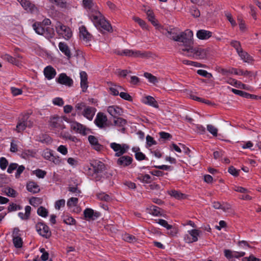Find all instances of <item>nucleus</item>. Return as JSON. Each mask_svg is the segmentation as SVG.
<instances>
[{
	"instance_id": "f257e3e1",
	"label": "nucleus",
	"mask_w": 261,
	"mask_h": 261,
	"mask_svg": "<svg viewBox=\"0 0 261 261\" xmlns=\"http://www.w3.org/2000/svg\"><path fill=\"white\" fill-rule=\"evenodd\" d=\"M83 4L88 12L89 18L98 30L109 32L113 31L110 23L98 10L96 5L92 0H83Z\"/></svg>"
},
{
	"instance_id": "f03ea898",
	"label": "nucleus",
	"mask_w": 261,
	"mask_h": 261,
	"mask_svg": "<svg viewBox=\"0 0 261 261\" xmlns=\"http://www.w3.org/2000/svg\"><path fill=\"white\" fill-rule=\"evenodd\" d=\"M165 35L168 38L180 42L181 45L183 46L182 50L184 53L186 51L184 49L190 48L193 44V33L191 30H187L184 32L178 33L176 29H170L169 30H166Z\"/></svg>"
},
{
	"instance_id": "7ed1b4c3",
	"label": "nucleus",
	"mask_w": 261,
	"mask_h": 261,
	"mask_svg": "<svg viewBox=\"0 0 261 261\" xmlns=\"http://www.w3.org/2000/svg\"><path fill=\"white\" fill-rule=\"evenodd\" d=\"M75 108L79 115L83 116L89 121L93 120L96 112L95 108L87 106L83 102L76 103Z\"/></svg>"
},
{
	"instance_id": "20e7f679",
	"label": "nucleus",
	"mask_w": 261,
	"mask_h": 261,
	"mask_svg": "<svg viewBox=\"0 0 261 261\" xmlns=\"http://www.w3.org/2000/svg\"><path fill=\"white\" fill-rule=\"evenodd\" d=\"M56 31L60 38L66 40L70 39L72 36V32L71 29L61 22L58 21L55 25Z\"/></svg>"
},
{
	"instance_id": "39448f33",
	"label": "nucleus",
	"mask_w": 261,
	"mask_h": 261,
	"mask_svg": "<svg viewBox=\"0 0 261 261\" xmlns=\"http://www.w3.org/2000/svg\"><path fill=\"white\" fill-rule=\"evenodd\" d=\"M91 167L89 166L85 167V171L86 173L91 176L93 178H96L97 173L101 171L104 168V164L102 162L98 160H93L90 163Z\"/></svg>"
},
{
	"instance_id": "423d86ee",
	"label": "nucleus",
	"mask_w": 261,
	"mask_h": 261,
	"mask_svg": "<svg viewBox=\"0 0 261 261\" xmlns=\"http://www.w3.org/2000/svg\"><path fill=\"white\" fill-rule=\"evenodd\" d=\"M186 51L185 55L193 57L197 59H203L206 56V50L200 47H195L194 48L192 45L187 49H184Z\"/></svg>"
},
{
	"instance_id": "0eeeda50",
	"label": "nucleus",
	"mask_w": 261,
	"mask_h": 261,
	"mask_svg": "<svg viewBox=\"0 0 261 261\" xmlns=\"http://www.w3.org/2000/svg\"><path fill=\"white\" fill-rule=\"evenodd\" d=\"M66 121L69 123L71 130L76 134L85 136L90 132V129L76 121H69V120H66Z\"/></svg>"
},
{
	"instance_id": "6e6552de",
	"label": "nucleus",
	"mask_w": 261,
	"mask_h": 261,
	"mask_svg": "<svg viewBox=\"0 0 261 261\" xmlns=\"http://www.w3.org/2000/svg\"><path fill=\"white\" fill-rule=\"evenodd\" d=\"M41 23L36 22L33 24V28L36 33L42 35L48 38H51L54 36V30L53 28H47L45 29Z\"/></svg>"
},
{
	"instance_id": "1a4fd4ad",
	"label": "nucleus",
	"mask_w": 261,
	"mask_h": 261,
	"mask_svg": "<svg viewBox=\"0 0 261 261\" xmlns=\"http://www.w3.org/2000/svg\"><path fill=\"white\" fill-rule=\"evenodd\" d=\"M110 146L115 152V156H120L127 152L128 150L129 146L126 144H119L115 142H112L110 144Z\"/></svg>"
},
{
	"instance_id": "9d476101",
	"label": "nucleus",
	"mask_w": 261,
	"mask_h": 261,
	"mask_svg": "<svg viewBox=\"0 0 261 261\" xmlns=\"http://www.w3.org/2000/svg\"><path fill=\"white\" fill-rule=\"evenodd\" d=\"M49 126L56 134L65 128L63 120L60 117H53L50 119Z\"/></svg>"
},
{
	"instance_id": "9b49d317",
	"label": "nucleus",
	"mask_w": 261,
	"mask_h": 261,
	"mask_svg": "<svg viewBox=\"0 0 261 261\" xmlns=\"http://www.w3.org/2000/svg\"><path fill=\"white\" fill-rule=\"evenodd\" d=\"M200 232L199 230L196 229L188 230L184 237L185 242L190 244L197 241Z\"/></svg>"
},
{
	"instance_id": "f8f14e48",
	"label": "nucleus",
	"mask_w": 261,
	"mask_h": 261,
	"mask_svg": "<svg viewBox=\"0 0 261 261\" xmlns=\"http://www.w3.org/2000/svg\"><path fill=\"white\" fill-rule=\"evenodd\" d=\"M21 7L27 12L33 14H37L38 12V8L29 0H17Z\"/></svg>"
},
{
	"instance_id": "ddd939ff",
	"label": "nucleus",
	"mask_w": 261,
	"mask_h": 261,
	"mask_svg": "<svg viewBox=\"0 0 261 261\" xmlns=\"http://www.w3.org/2000/svg\"><path fill=\"white\" fill-rule=\"evenodd\" d=\"M36 230L38 233L43 237L48 238L51 236V231L49 227L45 224L39 222L36 225Z\"/></svg>"
},
{
	"instance_id": "4468645a",
	"label": "nucleus",
	"mask_w": 261,
	"mask_h": 261,
	"mask_svg": "<svg viewBox=\"0 0 261 261\" xmlns=\"http://www.w3.org/2000/svg\"><path fill=\"white\" fill-rule=\"evenodd\" d=\"M56 82L61 85H65L68 87L72 86L73 84L72 79L67 76L65 73H60L58 78L56 79Z\"/></svg>"
},
{
	"instance_id": "2eb2a0df",
	"label": "nucleus",
	"mask_w": 261,
	"mask_h": 261,
	"mask_svg": "<svg viewBox=\"0 0 261 261\" xmlns=\"http://www.w3.org/2000/svg\"><path fill=\"white\" fill-rule=\"evenodd\" d=\"M108 118L103 113L99 112L97 114L94 120L95 125L99 128H104L107 126Z\"/></svg>"
},
{
	"instance_id": "dca6fc26",
	"label": "nucleus",
	"mask_w": 261,
	"mask_h": 261,
	"mask_svg": "<svg viewBox=\"0 0 261 261\" xmlns=\"http://www.w3.org/2000/svg\"><path fill=\"white\" fill-rule=\"evenodd\" d=\"M118 55L133 58H142L144 54L139 50L125 49L117 53Z\"/></svg>"
},
{
	"instance_id": "f3484780",
	"label": "nucleus",
	"mask_w": 261,
	"mask_h": 261,
	"mask_svg": "<svg viewBox=\"0 0 261 261\" xmlns=\"http://www.w3.org/2000/svg\"><path fill=\"white\" fill-rule=\"evenodd\" d=\"M79 36L81 40L85 43H89L92 39V35L84 25L79 28Z\"/></svg>"
},
{
	"instance_id": "a211bd4d",
	"label": "nucleus",
	"mask_w": 261,
	"mask_h": 261,
	"mask_svg": "<svg viewBox=\"0 0 261 261\" xmlns=\"http://www.w3.org/2000/svg\"><path fill=\"white\" fill-rule=\"evenodd\" d=\"M117 160V164L121 167L129 166L133 162V158L128 155H121Z\"/></svg>"
},
{
	"instance_id": "6ab92c4d",
	"label": "nucleus",
	"mask_w": 261,
	"mask_h": 261,
	"mask_svg": "<svg viewBox=\"0 0 261 261\" xmlns=\"http://www.w3.org/2000/svg\"><path fill=\"white\" fill-rule=\"evenodd\" d=\"M108 113L114 118L121 116L123 113L122 109L119 106L113 105L109 106L107 110Z\"/></svg>"
},
{
	"instance_id": "aec40b11",
	"label": "nucleus",
	"mask_w": 261,
	"mask_h": 261,
	"mask_svg": "<svg viewBox=\"0 0 261 261\" xmlns=\"http://www.w3.org/2000/svg\"><path fill=\"white\" fill-rule=\"evenodd\" d=\"M84 215L87 220H95L100 216V213L90 208H87L84 211Z\"/></svg>"
},
{
	"instance_id": "412c9836",
	"label": "nucleus",
	"mask_w": 261,
	"mask_h": 261,
	"mask_svg": "<svg viewBox=\"0 0 261 261\" xmlns=\"http://www.w3.org/2000/svg\"><path fill=\"white\" fill-rule=\"evenodd\" d=\"M147 15L148 20L150 21L151 23L155 26L156 29H159L163 34H166V30H167V29H165L159 25L153 13L149 10L147 12Z\"/></svg>"
},
{
	"instance_id": "4be33fe9",
	"label": "nucleus",
	"mask_w": 261,
	"mask_h": 261,
	"mask_svg": "<svg viewBox=\"0 0 261 261\" xmlns=\"http://www.w3.org/2000/svg\"><path fill=\"white\" fill-rule=\"evenodd\" d=\"M114 125L117 127L118 130L124 133L125 129V126L127 124V121L125 119L121 117H116L114 118Z\"/></svg>"
},
{
	"instance_id": "5701e85b",
	"label": "nucleus",
	"mask_w": 261,
	"mask_h": 261,
	"mask_svg": "<svg viewBox=\"0 0 261 261\" xmlns=\"http://www.w3.org/2000/svg\"><path fill=\"white\" fill-rule=\"evenodd\" d=\"M33 125L31 121H27L25 118L22 120H19L17 124L15 130L18 133H20L23 131L27 126L32 127Z\"/></svg>"
},
{
	"instance_id": "b1692460",
	"label": "nucleus",
	"mask_w": 261,
	"mask_h": 261,
	"mask_svg": "<svg viewBox=\"0 0 261 261\" xmlns=\"http://www.w3.org/2000/svg\"><path fill=\"white\" fill-rule=\"evenodd\" d=\"M156 223L166 228L167 230H170L169 234L171 236H175L177 232L176 228H173L172 225L169 224L167 221L164 219H159Z\"/></svg>"
},
{
	"instance_id": "393cba45",
	"label": "nucleus",
	"mask_w": 261,
	"mask_h": 261,
	"mask_svg": "<svg viewBox=\"0 0 261 261\" xmlns=\"http://www.w3.org/2000/svg\"><path fill=\"white\" fill-rule=\"evenodd\" d=\"M141 101L144 104L152 107L154 108H159L158 102L152 96L149 95L145 96L142 98Z\"/></svg>"
},
{
	"instance_id": "a878e982",
	"label": "nucleus",
	"mask_w": 261,
	"mask_h": 261,
	"mask_svg": "<svg viewBox=\"0 0 261 261\" xmlns=\"http://www.w3.org/2000/svg\"><path fill=\"white\" fill-rule=\"evenodd\" d=\"M88 139L90 144L94 149L97 151H100L102 149V145L99 143L98 139L96 137L90 135Z\"/></svg>"
},
{
	"instance_id": "bb28decb",
	"label": "nucleus",
	"mask_w": 261,
	"mask_h": 261,
	"mask_svg": "<svg viewBox=\"0 0 261 261\" xmlns=\"http://www.w3.org/2000/svg\"><path fill=\"white\" fill-rule=\"evenodd\" d=\"M45 77L48 80L54 79L56 74V70L51 66H47L43 71Z\"/></svg>"
},
{
	"instance_id": "cd10ccee",
	"label": "nucleus",
	"mask_w": 261,
	"mask_h": 261,
	"mask_svg": "<svg viewBox=\"0 0 261 261\" xmlns=\"http://www.w3.org/2000/svg\"><path fill=\"white\" fill-rule=\"evenodd\" d=\"M80 79H81V87L82 89V91L85 92L86 91L88 85L87 82V74L85 71H81L80 73Z\"/></svg>"
},
{
	"instance_id": "c85d7f7f",
	"label": "nucleus",
	"mask_w": 261,
	"mask_h": 261,
	"mask_svg": "<svg viewBox=\"0 0 261 261\" xmlns=\"http://www.w3.org/2000/svg\"><path fill=\"white\" fill-rule=\"evenodd\" d=\"M222 72L223 74H227L228 73L238 75H244L247 74L248 72L247 71H243L241 69H239L237 68H232L227 69H222Z\"/></svg>"
},
{
	"instance_id": "c756f323",
	"label": "nucleus",
	"mask_w": 261,
	"mask_h": 261,
	"mask_svg": "<svg viewBox=\"0 0 261 261\" xmlns=\"http://www.w3.org/2000/svg\"><path fill=\"white\" fill-rule=\"evenodd\" d=\"M58 47L60 50L64 54V55L68 58H71V52L69 48V47L66 43L63 42H59Z\"/></svg>"
},
{
	"instance_id": "7c9ffc66",
	"label": "nucleus",
	"mask_w": 261,
	"mask_h": 261,
	"mask_svg": "<svg viewBox=\"0 0 261 261\" xmlns=\"http://www.w3.org/2000/svg\"><path fill=\"white\" fill-rule=\"evenodd\" d=\"M212 35V33L205 30H200L197 32L196 36L200 40H207Z\"/></svg>"
},
{
	"instance_id": "2f4dec72",
	"label": "nucleus",
	"mask_w": 261,
	"mask_h": 261,
	"mask_svg": "<svg viewBox=\"0 0 261 261\" xmlns=\"http://www.w3.org/2000/svg\"><path fill=\"white\" fill-rule=\"evenodd\" d=\"M18 229L17 228H15L13 231V243L14 246L17 248H20L22 246V239L17 236H15V233H17L18 232Z\"/></svg>"
},
{
	"instance_id": "473e14b6",
	"label": "nucleus",
	"mask_w": 261,
	"mask_h": 261,
	"mask_svg": "<svg viewBox=\"0 0 261 261\" xmlns=\"http://www.w3.org/2000/svg\"><path fill=\"white\" fill-rule=\"evenodd\" d=\"M27 189L32 193H37L40 191L39 186L34 181H29L27 185Z\"/></svg>"
},
{
	"instance_id": "72a5a7b5",
	"label": "nucleus",
	"mask_w": 261,
	"mask_h": 261,
	"mask_svg": "<svg viewBox=\"0 0 261 261\" xmlns=\"http://www.w3.org/2000/svg\"><path fill=\"white\" fill-rule=\"evenodd\" d=\"M123 90V88L119 85L111 84L109 87L110 93L114 96L119 95L120 92Z\"/></svg>"
},
{
	"instance_id": "f704fd0d",
	"label": "nucleus",
	"mask_w": 261,
	"mask_h": 261,
	"mask_svg": "<svg viewBox=\"0 0 261 261\" xmlns=\"http://www.w3.org/2000/svg\"><path fill=\"white\" fill-rule=\"evenodd\" d=\"M147 213L154 216H160L162 215L161 209L155 206L151 205L147 208Z\"/></svg>"
},
{
	"instance_id": "c9c22d12",
	"label": "nucleus",
	"mask_w": 261,
	"mask_h": 261,
	"mask_svg": "<svg viewBox=\"0 0 261 261\" xmlns=\"http://www.w3.org/2000/svg\"><path fill=\"white\" fill-rule=\"evenodd\" d=\"M47 2L50 3L51 5L50 7V9L55 5L61 8H65L67 6V3L63 0H45V3L46 5Z\"/></svg>"
},
{
	"instance_id": "e433bc0d",
	"label": "nucleus",
	"mask_w": 261,
	"mask_h": 261,
	"mask_svg": "<svg viewBox=\"0 0 261 261\" xmlns=\"http://www.w3.org/2000/svg\"><path fill=\"white\" fill-rule=\"evenodd\" d=\"M36 154V151L33 149H24L20 155V156L23 159H28L30 158H34Z\"/></svg>"
},
{
	"instance_id": "4c0bfd02",
	"label": "nucleus",
	"mask_w": 261,
	"mask_h": 261,
	"mask_svg": "<svg viewBox=\"0 0 261 261\" xmlns=\"http://www.w3.org/2000/svg\"><path fill=\"white\" fill-rule=\"evenodd\" d=\"M241 60L244 62L250 63L252 61V57L243 49L238 53Z\"/></svg>"
},
{
	"instance_id": "58836bf2",
	"label": "nucleus",
	"mask_w": 261,
	"mask_h": 261,
	"mask_svg": "<svg viewBox=\"0 0 261 261\" xmlns=\"http://www.w3.org/2000/svg\"><path fill=\"white\" fill-rule=\"evenodd\" d=\"M3 192L8 196L15 197L17 196V193L13 189L10 187H6L3 189Z\"/></svg>"
},
{
	"instance_id": "ea45409f",
	"label": "nucleus",
	"mask_w": 261,
	"mask_h": 261,
	"mask_svg": "<svg viewBox=\"0 0 261 261\" xmlns=\"http://www.w3.org/2000/svg\"><path fill=\"white\" fill-rule=\"evenodd\" d=\"M63 222L69 225H74L76 224V220L71 216L67 215L63 216Z\"/></svg>"
},
{
	"instance_id": "a19ab883",
	"label": "nucleus",
	"mask_w": 261,
	"mask_h": 261,
	"mask_svg": "<svg viewBox=\"0 0 261 261\" xmlns=\"http://www.w3.org/2000/svg\"><path fill=\"white\" fill-rule=\"evenodd\" d=\"M137 178L144 184H149L151 181V177L149 174H140L138 176Z\"/></svg>"
},
{
	"instance_id": "79ce46f5",
	"label": "nucleus",
	"mask_w": 261,
	"mask_h": 261,
	"mask_svg": "<svg viewBox=\"0 0 261 261\" xmlns=\"http://www.w3.org/2000/svg\"><path fill=\"white\" fill-rule=\"evenodd\" d=\"M42 155L44 159L50 161L54 155L51 149L46 148L43 151Z\"/></svg>"
},
{
	"instance_id": "37998d69",
	"label": "nucleus",
	"mask_w": 261,
	"mask_h": 261,
	"mask_svg": "<svg viewBox=\"0 0 261 261\" xmlns=\"http://www.w3.org/2000/svg\"><path fill=\"white\" fill-rule=\"evenodd\" d=\"M168 193L171 196L178 199H184L186 198V195L176 190H171L170 191H168Z\"/></svg>"
},
{
	"instance_id": "c03bdc74",
	"label": "nucleus",
	"mask_w": 261,
	"mask_h": 261,
	"mask_svg": "<svg viewBox=\"0 0 261 261\" xmlns=\"http://www.w3.org/2000/svg\"><path fill=\"white\" fill-rule=\"evenodd\" d=\"M60 137H62L64 139H69L70 140L74 141V139L75 137H72L69 132L67 131H64V129L60 130V132H58L57 134Z\"/></svg>"
},
{
	"instance_id": "a18cd8bd",
	"label": "nucleus",
	"mask_w": 261,
	"mask_h": 261,
	"mask_svg": "<svg viewBox=\"0 0 261 261\" xmlns=\"http://www.w3.org/2000/svg\"><path fill=\"white\" fill-rule=\"evenodd\" d=\"M144 76L148 80V81L152 84H155L158 82V79L152 74L148 72H145Z\"/></svg>"
},
{
	"instance_id": "49530a36",
	"label": "nucleus",
	"mask_w": 261,
	"mask_h": 261,
	"mask_svg": "<svg viewBox=\"0 0 261 261\" xmlns=\"http://www.w3.org/2000/svg\"><path fill=\"white\" fill-rule=\"evenodd\" d=\"M133 151L135 152V158L138 161H142L145 159V155L142 152L139 151V148H134Z\"/></svg>"
},
{
	"instance_id": "de8ad7c7",
	"label": "nucleus",
	"mask_w": 261,
	"mask_h": 261,
	"mask_svg": "<svg viewBox=\"0 0 261 261\" xmlns=\"http://www.w3.org/2000/svg\"><path fill=\"white\" fill-rule=\"evenodd\" d=\"M79 200L77 198L72 197L69 199L67 202V205L69 208H72L76 206Z\"/></svg>"
},
{
	"instance_id": "09e8293b",
	"label": "nucleus",
	"mask_w": 261,
	"mask_h": 261,
	"mask_svg": "<svg viewBox=\"0 0 261 261\" xmlns=\"http://www.w3.org/2000/svg\"><path fill=\"white\" fill-rule=\"evenodd\" d=\"M231 91L235 94L241 96L243 97L247 98L248 96H251L250 94L247 93L243 91H241L239 90H237L236 89L231 88Z\"/></svg>"
},
{
	"instance_id": "8fccbe9b",
	"label": "nucleus",
	"mask_w": 261,
	"mask_h": 261,
	"mask_svg": "<svg viewBox=\"0 0 261 261\" xmlns=\"http://www.w3.org/2000/svg\"><path fill=\"white\" fill-rule=\"evenodd\" d=\"M134 20L137 22L139 25L144 30L148 29V25L146 24V22L143 20L137 17H133Z\"/></svg>"
},
{
	"instance_id": "3c124183",
	"label": "nucleus",
	"mask_w": 261,
	"mask_h": 261,
	"mask_svg": "<svg viewBox=\"0 0 261 261\" xmlns=\"http://www.w3.org/2000/svg\"><path fill=\"white\" fill-rule=\"evenodd\" d=\"M48 211L43 206H40L37 210V214L42 217L45 218L48 216Z\"/></svg>"
},
{
	"instance_id": "603ef678",
	"label": "nucleus",
	"mask_w": 261,
	"mask_h": 261,
	"mask_svg": "<svg viewBox=\"0 0 261 261\" xmlns=\"http://www.w3.org/2000/svg\"><path fill=\"white\" fill-rule=\"evenodd\" d=\"M238 21L240 31L243 32L246 31L247 30V27L244 20L241 18L238 17Z\"/></svg>"
},
{
	"instance_id": "864d4df0",
	"label": "nucleus",
	"mask_w": 261,
	"mask_h": 261,
	"mask_svg": "<svg viewBox=\"0 0 261 261\" xmlns=\"http://www.w3.org/2000/svg\"><path fill=\"white\" fill-rule=\"evenodd\" d=\"M225 16L232 27H235L237 26V23L235 19L232 17L231 13H230L229 12H226Z\"/></svg>"
},
{
	"instance_id": "5fc2aeb1",
	"label": "nucleus",
	"mask_w": 261,
	"mask_h": 261,
	"mask_svg": "<svg viewBox=\"0 0 261 261\" xmlns=\"http://www.w3.org/2000/svg\"><path fill=\"white\" fill-rule=\"evenodd\" d=\"M97 197L100 200L105 201H109L111 199V197L105 193H99L97 194Z\"/></svg>"
},
{
	"instance_id": "6e6d98bb",
	"label": "nucleus",
	"mask_w": 261,
	"mask_h": 261,
	"mask_svg": "<svg viewBox=\"0 0 261 261\" xmlns=\"http://www.w3.org/2000/svg\"><path fill=\"white\" fill-rule=\"evenodd\" d=\"M65 200L63 199L57 200L55 203V208L57 210H60L65 205Z\"/></svg>"
},
{
	"instance_id": "4d7b16f0",
	"label": "nucleus",
	"mask_w": 261,
	"mask_h": 261,
	"mask_svg": "<svg viewBox=\"0 0 261 261\" xmlns=\"http://www.w3.org/2000/svg\"><path fill=\"white\" fill-rule=\"evenodd\" d=\"M207 130L213 136H217L218 134V129L212 124L207 125Z\"/></svg>"
},
{
	"instance_id": "13d9d810",
	"label": "nucleus",
	"mask_w": 261,
	"mask_h": 261,
	"mask_svg": "<svg viewBox=\"0 0 261 261\" xmlns=\"http://www.w3.org/2000/svg\"><path fill=\"white\" fill-rule=\"evenodd\" d=\"M33 173L39 178H43L46 174V171L39 169L33 171Z\"/></svg>"
},
{
	"instance_id": "bf43d9fd",
	"label": "nucleus",
	"mask_w": 261,
	"mask_h": 261,
	"mask_svg": "<svg viewBox=\"0 0 261 261\" xmlns=\"http://www.w3.org/2000/svg\"><path fill=\"white\" fill-rule=\"evenodd\" d=\"M57 150L63 155H66L68 152L67 147L63 145H61L58 146L57 148Z\"/></svg>"
},
{
	"instance_id": "052dcab7",
	"label": "nucleus",
	"mask_w": 261,
	"mask_h": 261,
	"mask_svg": "<svg viewBox=\"0 0 261 261\" xmlns=\"http://www.w3.org/2000/svg\"><path fill=\"white\" fill-rule=\"evenodd\" d=\"M67 162L70 166L72 167H76L79 164L78 159L77 158L71 157L68 158L67 159Z\"/></svg>"
},
{
	"instance_id": "680f3d73",
	"label": "nucleus",
	"mask_w": 261,
	"mask_h": 261,
	"mask_svg": "<svg viewBox=\"0 0 261 261\" xmlns=\"http://www.w3.org/2000/svg\"><path fill=\"white\" fill-rule=\"evenodd\" d=\"M119 96L124 100H127L128 101H133V97L128 93L122 92V91H121Z\"/></svg>"
},
{
	"instance_id": "e2e57ef3",
	"label": "nucleus",
	"mask_w": 261,
	"mask_h": 261,
	"mask_svg": "<svg viewBox=\"0 0 261 261\" xmlns=\"http://www.w3.org/2000/svg\"><path fill=\"white\" fill-rule=\"evenodd\" d=\"M52 102L54 105L59 107L63 106L64 103L63 99L62 98L59 97L53 98Z\"/></svg>"
},
{
	"instance_id": "0e129e2a",
	"label": "nucleus",
	"mask_w": 261,
	"mask_h": 261,
	"mask_svg": "<svg viewBox=\"0 0 261 261\" xmlns=\"http://www.w3.org/2000/svg\"><path fill=\"white\" fill-rule=\"evenodd\" d=\"M8 165V161L4 157H1L0 158V168L4 170L6 169Z\"/></svg>"
},
{
	"instance_id": "69168bd1",
	"label": "nucleus",
	"mask_w": 261,
	"mask_h": 261,
	"mask_svg": "<svg viewBox=\"0 0 261 261\" xmlns=\"http://www.w3.org/2000/svg\"><path fill=\"white\" fill-rule=\"evenodd\" d=\"M230 44L232 46H233L236 50L237 53L240 52V51L242 50V48L241 46V44L240 42L236 40H233L231 41Z\"/></svg>"
},
{
	"instance_id": "338daca9",
	"label": "nucleus",
	"mask_w": 261,
	"mask_h": 261,
	"mask_svg": "<svg viewBox=\"0 0 261 261\" xmlns=\"http://www.w3.org/2000/svg\"><path fill=\"white\" fill-rule=\"evenodd\" d=\"M197 73L203 77H207V78H211L212 77V74L208 72H207L205 70L203 69H199L197 70Z\"/></svg>"
},
{
	"instance_id": "774afa93",
	"label": "nucleus",
	"mask_w": 261,
	"mask_h": 261,
	"mask_svg": "<svg viewBox=\"0 0 261 261\" xmlns=\"http://www.w3.org/2000/svg\"><path fill=\"white\" fill-rule=\"evenodd\" d=\"M29 202L31 205L37 206L41 203V199L37 197H33L30 199Z\"/></svg>"
}]
</instances>
